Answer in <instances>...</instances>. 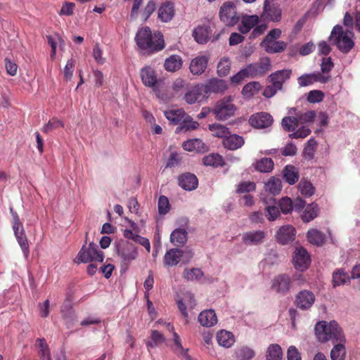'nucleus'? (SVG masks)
<instances>
[{"label": "nucleus", "instance_id": "obj_1", "mask_svg": "<svg viewBox=\"0 0 360 360\" xmlns=\"http://www.w3.org/2000/svg\"><path fill=\"white\" fill-rule=\"evenodd\" d=\"M137 46L149 53L158 52L165 48L163 35L160 32L152 33L148 27L140 28L135 37Z\"/></svg>", "mask_w": 360, "mask_h": 360}, {"label": "nucleus", "instance_id": "obj_2", "mask_svg": "<svg viewBox=\"0 0 360 360\" xmlns=\"http://www.w3.org/2000/svg\"><path fill=\"white\" fill-rule=\"evenodd\" d=\"M314 330L316 337L319 342H325L331 340L334 344L335 342H345L342 330L335 321H319L316 324Z\"/></svg>", "mask_w": 360, "mask_h": 360}, {"label": "nucleus", "instance_id": "obj_3", "mask_svg": "<svg viewBox=\"0 0 360 360\" xmlns=\"http://www.w3.org/2000/svg\"><path fill=\"white\" fill-rule=\"evenodd\" d=\"M353 34L350 31L342 30L340 25H335L330 34V39L333 41L337 47L343 53H348L354 46Z\"/></svg>", "mask_w": 360, "mask_h": 360}, {"label": "nucleus", "instance_id": "obj_4", "mask_svg": "<svg viewBox=\"0 0 360 360\" xmlns=\"http://www.w3.org/2000/svg\"><path fill=\"white\" fill-rule=\"evenodd\" d=\"M103 259V252L98 250L96 244L90 243L88 246H82L74 262L77 264L89 263L91 262H102Z\"/></svg>", "mask_w": 360, "mask_h": 360}, {"label": "nucleus", "instance_id": "obj_5", "mask_svg": "<svg viewBox=\"0 0 360 360\" xmlns=\"http://www.w3.org/2000/svg\"><path fill=\"white\" fill-rule=\"evenodd\" d=\"M10 212L13 219V230L16 240L21 248V250L25 257H27L29 254V244L25 233V230L22 223L20 222L18 214L13 211L12 207L10 208Z\"/></svg>", "mask_w": 360, "mask_h": 360}, {"label": "nucleus", "instance_id": "obj_6", "mask_svg": "<svg viewBox=\"0 0 360 360\" xmlns=\"http://www.w3.org/2000/svg\"><path fill=\"white\" fill-rule=\"evenodd\" d=\"M117 252L122 259V267L127 268L138 256L137 248L131 243L123 242L117 245Z\"/></svg>", "mask_w": 360, "mask_h": 360}, {"label": "nucleus", "instance_id": "obj_7", "mask_svg": "<svg viewBox=\"0 0 360 360\" xmlns=\"http://www.w3.org/2000/svg\"><path fill=\"white\" fill-rule=\"evenodd\" d=\"M236 110L230 98H225L219 101L213 109V112L217 119L219 120H226L233 116Z\"/></svg>", "mask_w": 360, "mask_h": 360}, {"label": "nucleus", "instance_id": "obj_8", "mask_svg": "<svg viewBox=\"0 0 360 360\" xmlns=\"http://www.w3.org/2000/svg\"><path fill=\"white\" fill-rule=\"evenodd\" d=\"M220 20L227 26H234L239 21V16L233 3H224L219 11Z\"/></svg>", "mask_w": 360, "mask_h": 360}, {"label": "nucleus", "instance_id": "obj_9", "mask_svg": "<svg viewBox=\"0 0 360 360\" xmlns=\"http://www.w3.org/2000/svg\"><path fill=\"white\" fill-rule=\"evenodd\" d=\"M271 60L267 57L261 58L259 61L248 65L246 71L250 77H262L271 70Z\"/></svg>", "mask_w": 360, "mask_h": 360}, {"label": "nucleus", "instance_id": "obj_10", "mask_svg": "<svg viewBox=\"0 0 360 360\" xmlns=\"http://www.w3.org/2000/svg\"><path fill=\"white\" fill-rule=\"evenodd\" d=\"M292 282L287 274H279L271 280V290L281 295H287L292 287Z\"/></svg>", "mask_w": 360, "mask_h": 360}, {"label": "nucleus", "instance_id": "obj_11", "mask_svg": "<svg viewBox=\"0 0 360 360\" xmlns=\"http://www.w3.org/2000/svg\"><path fill=\"white\" fill-rule=\"evenodd\" d=\"M292 262L297 270L303 271L309 268L311 264V258L304 248L297 247L294 251Z\"/></svg>", "mask_w": 360, "mask_h": 360}, {"label": "nucleus", "instance_id": "obj_12", "mask_svg": "<svg viewBox=\"0 0 360 360\" xmlns=\"http://www.w3.org/2000/svg\"><path fill=\"white\" fill-rule=\"evenodd\" d=\"M315 300L316 297L313 292L308 290H303L296 295L295 304L300 309L306 311L311 308Z\"/></svg>", "mask_w": 360, "mask_h": 360}, {"label": "nucleus", "instance_id": "obj_13", "mask_svg": "<svg viewBox=\"0 0 360 360\" xmlns=\"http://www.w3.org/2000/svg\"><path fill=\"white\" fill-rule=\"evenodd\" d=\"M296 230L292 225H283L279 227L276 232L277 242L282 245H286L295 240Z\"/></svg>", "mask_w": 360, "mask_h": 360}, {"label": "nucleus", "instance_id": "obj_14", "mask_svg": "<svg viewBox=\"0 0 360 360\" xmlns=\"http://www.w3.org/2000/svg\"><path fill=\"white\" fill-rule=\"evenodd\" d=\"M140 77L143 84L154 91L158 84V76L155 70L150 66H146L141 69Z\"/></svg>", "mask_w": 360, "mask_h": 360}, {"label": "nucleus", "instance_id": "obj_15", "mask_svg": "<svg viewBox=\"0 0 360 360\" xmlns=\"http://www.w3.org/2000/svg\"><path fill=\"white\" fill-rule=\"evenodd\" d=\"M249 122L251 126L258 128H266L270 127L273 122V118L271 115L266 112H258L252 115Z\"/></svg>", "mask_w": 360, "mask_h": 360}, {"label": "nucleus", "instance_id": "obj_16", "mask_svg": "<svg viewBox=\"0 0 360 360\" xmlns=\"http://www.w3.org/2000/svg\"><path fill=\"white\" fill-rule=\"evenodd\" d=\"M204 94H222L228 89V84L225 80L217 78L210 79L205 86H202Z\"/></svg>", "mask_w": 360, "mask_h": 360}, {"label": "nucleus", "instance_id": "obj_17", "mask_svg": "<svg viewBox=\"0 0 360 360\" xmlns=\"http://www.w3.org/2000/svg\"><path fill=\"white\" fill-rule=\"evenodd\" d=\"M266 236V233L264 231L256 230L245 232L242 239L245 244L254 245L262 243Z\"/></svg>", "mask_w": 360, "mask_h": 360}, {"label": "nucleus", "instance_id": "obj_18", "mask_svg": "<svg viewBox=\"0 0 360 360\" xmlns=\"http://www.w3.org/2000/svg\"><path fill=\"white\" fill-rule=\"evenodd\" d=\"M179 185L184 190L193 191L195 190L198 185V180L195 175L191 173H184L178 178Z\"/></svg>", "mask_w": 360, "mask_h": 360}, {"label": "nucleus", "instance_id": "obj_19", "mask_svg": "<svg viewBox=\"0 0 360 360\" xmlns=\"http://www.w3.org/2000/svg\"><path fill=\"white\" fill-rule=\"evenodd\" d=\"M198 321L202 326L210 328L217 324V317L213 309H206L199 314Z\"/></svg>", "mask_w": 360, "mask_h": 360}, {"label": "nucleus", "instance_id": "obj_20", "mask_svg": "<svg viewBox=\"0 0 360 360\" xmlns=\"http://www.w3.org/2000/svg\"><path fill=\"white\" fill-rule=\"evenodd\" d=\"M207 63L208 58L207 56H198L191 61L189 69L193 75H201L205 72Z\"/></svg>", "mask_w": 360, "mask_h": 360}, {"label": "nucleus", "instance_id": "obj_21", "mask_svg": "<svg viewBox=\"0 0 360 360\" xmlns=\"http://www.w3.org/2000/svg\"><path fill=\"white\" fill-rule=\"evenodd\" d=\"M183 65L182 58L177 54H173L167 58L164 62V68L167 72H174L179 70Z\"/></svg>", "mask_w": 360, "mask_h": 360}, {"label": "nucleus", "instance_id": "obj_22", "mask_svg": "<svg viewBox=\"0 0 360 360\" xmlns=\"http://www.w3.org/2000/svg\"><path fill=\"white\" fill-rule=\"evenodd\" d=\"M263 202L265 204V216L267 219L270 221L276 220L280 217V209L276 205L275 199L271 198L269 202H267L266 199H263Z\"/></svg>", "mask_w": 360, "mask_h": 360}, {"label": "nucleus", "instance_id": "obj_23", "mask_svg": "<svg viewBox=\"0 0 360 360\" xmlns=\"http://www.w3.org/2000/svg\"><path fill=\"white\" fill-rule=\"evenodd\" d=\"M259 22V17L257 15H245L241 18V24L238 30L242 34L248 33Z\"/></svg>", "mask_w": 360, "mask_h": 360}, {"label": "nucleus", "instance_id": "obj_24", "mask_svg": "<svg viewBox=\"0 0 360 360\" xmlns=\"http://www.w3.org/2000/svg\"><path fill=\"white\" fill-rule=\"evenodd\" d=\"M244 139L243 136L237 134H229L223 139L224 146L229 150H237L242 147L244 144Z\"/></svg>", "mask_w": 360, "mask_h": 360}, {"label": "nucleus", "instance_id": "obj_25", "mask_svg": "<svg viewBox=\"0 0 360 360\" xmlns=\"http://www.w3.org/2000/svg\"><path fill=\"white\" fill-rule=\"evenodd\" d=\"M174 15V6L170 2L163 3L158 9V18L162 22H169Z\"/></svg>", "mask_w": 360, "mask_h": 360}, {"label": "nucleus", "instance_id": "obj_26", "mask_svg": "<svg viewBox=\"0 0 360 360\" xmlns=\"http://www.w3.org/2000/svg\"><path fill=\"white\" fill-rule=\"evenodd\" d=\"M290 70H282L271 74L269 77L271 83L281 89L283 82L290 78Z\"/></svg>", "mask_w": 360, "mask_h": 360}, {"label": "nucleus", "instance_id": "obj_27", "mask_svg": "<svg viewBox=\"0 0 360 360\" xmlns=\"http://www.w3.org/2000/svg\"><path fill=\"white\" fill-rule=\"evenodd\" d=\"M183 256V251L178 248L168 250L164 257V263L166 266H176Z\"/></svg>", "mask_w": 360, "mask_h": 360}, {"label": "nucleus", "instance_id": "obj_28", "mask_svg": "<svg viewBox=\"0 0 360 360\" xmlns=\"http://www.w3.org/2000/svg\"><path fill=\"white\" fill-rule=\"evenodd\" d=\"M202 94L204 91L202 86H196L186 93L184 98L187 103L193 104L201 101Z\"/></svg>", "mask_w": 360, "mask_h": 360}, {"label": "nucleus", "instance_id": "obj_29", "mask_svg": "<svg viewBox=\"0 0 360 360\" xmlns=\"http://www.w3.org/2000/svg\"><path fill=\"white\" fill-rule=\"evenodd\" d=\"M182 147L184 150L191 152H204L207 148L204 143L199 139H193L184 141Z\"/></svg>", "mask_w": 360, "mask_h": 360}, {"label": "nucleus", "instance_id": "obj_30", "mask_svg": "<svg viewBox=\"0 0 360 360\" xmlns=\"http://www.w3.org/2000/svg\"><path fill=\"white\" fill-rule=\"evenodd\" d=\"M217 340L219 345L227 348L231 347L235 342L233 335L231 332L224 330L217 333Z\"/></svg>", "mask_w": 360, "mask_h": 360}, {"label": "nucleus", "instance_id": "obj_31", "mask_svg": "<svg viewBox=\"0 0 360 360\" xmlns=\"http://www.w3.org/2000/svg\"><path fill=\"white\" fill-rule=\"evenodd\" d=\"M261 46L267 53H274L283 51L286 47V44L283 41L276 40L269 41V43L264 44V41H262Z\"/></svg>", "mask_w": 360, "mask_h": 360}, {"label": "nucleus", "instance_id": "obj_32", "mask_svg": "<svg viewBox=\"0 0 360 360\" xmlns=\"http://www.w3.org/2000/svg\"><path fill=\"white\" fill-rule=\"evenodd\" d=\"M165 342V338L162 333L156 330H151L150 340L146 341V345L148 350L158 347Z\"/></svg>", "mask_w": 360, "mask_h": 360}, {"label": "nucleus", "instance_id": "obj_33", "mask_svg": "<svg viewBox=\"0 0 360 360\" xmlns=\"http://www.w3.org/2000/svg\"><path fill=\"white\" fill-rule=\"evenodd\" d=\"M282 188L281 181L279 179L271 177L264 184V190L266 192L273 195H278Z\"/></svg>", "mask_w": 360, "mask_h": 360}, {"label": "nucleus", "instance_id": "obj_34", "mask_svg": "<svg viewBox=\"0 0 360 360\" xmlns=\"http://www.w3.org/2000/svg\"><path fill=\"white\" fill-rule=\"evenodd\" d=\"M165 117L172 124H180L186 114L183 109L168 110L165 111Z\"/></svg>", "mask_w": 360, "mask_h": 360}, {"label": "nucleus", "instance_id": "obj_35", "mask_svg": "<svg viewBox=\"0 0 360 360\" xmlns=\"http://www.w3.org/2000/svg\"><path fill=\"white\" fill-rule=\"evenodd\" d=\"M308 241L315 245H322L326 240V236L321 231L314 229H310L307 232Z\"/></svg>", "mask_w": 360, "mask_h": 360}, {"label": "nucleus", "instance_id": "obj_36", "mask_svg": "<svg viewBox=\"0 0 360 360\" xmlns=\"http://www.w3.org/2000/svg\"><path fill=\"white\" fill-rule=\"evenodd\" d=\"M210 35V32L206 26H199L193 30V36L199 44H205Z\"/></svg>", "mask_w": 360, "mask_h": 360}, {"label": "nucleus", "instance_id": "obj_37", "mask_svg": "<svg viewBox=\"0 0 360 360\" xmlns=\"http://www.w3.org/2000/svg\"><path fill=\"white\" fill-rule=\"evenodd\" d=\"M199 124L196 121H193L191 117L189 115H186L183 119L179 126L176 128V132L180 133L182 131H188L190 130L195 129L198 127Z\"/></svg>", "mask_w": 360, "mask_h": 360}, {"label": "nucleus", "instance_id": "obj_38", "mask_svg": "<svg viewBox=\"0 0 360 360\" xmlns=\"http://www.w3.org/2000/svg\"><path fill=\"white\" fill-rule=\"evenodd\" d=\"M170 241L175 245H184L187 241V232L184 229H176L170 235Z\"/></svg>", "mask_w": 360, "mask_h": 360}, {"label": "nucleus", "instance_id": "obj_39", "mask_svg": "<svg viewBox=\"0 0 360 360\" xmlns=\"http://www.w3.org/2000/svg\"><path fill=\"white\" fill-rule=\"evenodd\" d=\"M266 360H282L283 352L281 346L278 344L270 345L266 350Z\"/></svg>", "mask_w": 360, "mask_h": 360}, {"label": "nucleus", "instance_id": "obj_40", "mask_svg": "<svg viewBox=\"0 0 360 360\" xmlns=\"http://www.w3.org/2000/svg\"><path fill=\"white\" fill-rule=\"evenodd\" d=\"M283 178L290 185L295 184L299 179L297 169L292 165H287L283 171Z\"/></svg>", "mask_w": 360, "mask_h": 360}, {"label": "nucleus", "instance_id": "obj_41", "mask_svg": "<svg viewBox=\"0 0 360 360\" xmlns=\"http://www.w3.org/2000/svg\"><path fill=\"white\" fill-rule=\"evenodd\" d=\"M335 345L330 352L332 360H345L346 350L344 345L345 342H335Z\"/></svg>", "mask_w": 360, "mask_h": 360}, {"label": "nucleus", "instance_id": "obj_42", "mask_svg": "<svg viewBox=\"0 0 360 360\" xmlns=\"http://www.w3.org/2000/svg\"><path fill=\"white\" fill-rule=\"evenodd\" d=\"M231 64V60L229 58L226 56L222 57L219 60L217 67L218 75L220 77L227 75L230 72Z\"/></svg>", "mask_w": 360, "mask_h": 360}, {"label": "nucleus", "instance_id": "obj_43", "mask_svg": "<svg viewBox=\"0 0 360 360\" xmlns=\"http://www.w3.org/2000/svg\"><path fill=\"white\" fill-rule=\"evenodd\" d=\"M255 167L261 172H269L274 168V162L271 158H264L255 162Z\"/></svg>", "mask_w": 360, "mask_h": 360}, {"label": "nucleus", "instance_id": "obj_44", "mask_svg": "<svg viewBox=\"0 0 360 360\" xmlns=\"http://www.w3.org/2000/svg\"><path fill=\"white\" fill-rule=\"evenodd\" d=\"M261 89V84L258 82H252L244 86L242 94L247 98L255 95Z\"/></svg>", "mask_w": 360, "mask_h": 360}, {"label": "nucleus", "instance_id": "obj_45", "mask_svg": "<svg viewBox=\"0 0 360 360\" xmlns=\"http://www.w3.org/2000/svg\"><path fill=\"white\" fill-rule=\"evenodd\" d=\"M203 163L207 166L219 167L223 165V158L217 153H212L203 158Z\"/></svg>", "mask_w": 360, "mask_h": 360}, {"label": "nucleus", "instance_id": "obj_46", "mask_svg": "<svg viewBox=\"0 0 360 360\" xmlns=\"http://www.w3.org/2000/svg\"><path fill=\"white\" fill-rule=\"evenodd\" d=\"M264 13L266 18L274 22H278L281 18V9L278 6H273L267 8L265 4Z\"/></svg>", "mask_w": 360, "mask_h": 360}, {"label": "nucleus", "instance_id": "obj_47", "mask_svg": "<svg viewBox=\"0 0 360 360\" xmlns=\"http://www.w3.org/2000/svg\"><path fill=\"white\" fill-rule=\"evenodd\" d=\"M349 276L343 270L338 269L333 274V282L334 286H339L349 281Z\"/></svg>", "mask_w": 360, "mask_h": 360}, {"label": "nucleus", "instance_id": "obj_48", "mask_svg": "<svg viewBox=\"0 0 360 360\" xmlns=\"http://www.w3.org/2000/svg\"><path fill=\"white\" fill-rule=\"evenodd\" d=\"M317 213V205L314 203L310 204L305 208L302 219L304 222H309L316 217Z\"/></svg>", "mask_w": 360, "mask_h": 360}, {"label": "nucleus", "instance_id": "obj_49", "mask_svg": "<svg viewBox=\"0 0 360 360\" xmlns=\"http://www.w3.org/2000/svg\"><path fill=\"white\" fill-rule=\"evenodd\" d=\"M316 117V113L313 110L300 112L297 115L299 126L312 123Z\"/></svg>", "mask_w": 360, "mask_h": 360}, {"label": "nucleus", "instance_id": "obj_50", "mask_svg": "<svg viewBox=\"0 0 360 360\" xmlns=\"http://www.w3.org/2000/svg\"><path fill=\"white\" fill-rule=\"evenodd\" d=\"M209 129L214 136L225 139L229 134V129L219 124H213L209 126Z\"/></svg>", "mask_w": 360, "mask_h": 360}, {"label": "nucleus", "instance_id": "obj_51", "mask_svg": "<svg viewBox=\"0 0 360 360\" xmlns=\"http://www.w3.org/2000/svg\"><path fill=\"white\" fill-rule=\"evenodd\" d=\"M183 276L188 281H200L203 276V273L198 268L186 269Z\"/></svg>", "mask_w": 360, "mask_h": 360}, {"label": "nucleus", "instance_id": "obj_52", "mask_svg": "<svg viewBox=\"0 0 360 360\" xmlns=\"http://www.w3.org/2000/svg\"><path fill=\"white\" fill-rule=\"evenodd\" d=\"M282 126L287 131H294L298 127V121L296 117H285L281 122Z\"/></svg>", "mask_w": 360, "mask_h": 360}, {"label": "nucleus", "instance_id": "obj_53", "mask_svg": "<svg viewBox=\"0 0 360 360\" xmlns=\"http://www.w3.org/2000/svg\"><path fill=\"white\" fill-rule=\"evenodd\" d=\"M37 345L39 347V355L41 359L51 360L50 349L44 339L38 338Z\"/></svg>", "mask_w": 360, "mask_h": 360}, {"label": "nucleus", "instance_id": "obj_54", "mask_svg": "<svg viewBox=\"0 0 360 360\" xmlns=\"http://www.w3.org/2000/svg\"><path fill=\"white\" fill-rule=\"evenodd\" d=\"M317 147V142L316 141L311 138L308 140L304 148V155L305 158L311 160L314 157V153L316 151Z\"/></svg>", "mask_w": 360, "mask_h": 360}, {"label": "nucleus", "instance_id": "obj_55", "mask_svg": "<svg viewBox=\"0 0 360 360\" xmlns=\"http://www.w3.org/2000/svg\"><path fill=\"white\" fill-rule=\"evenodd\" d=\"M63 127L64 124L62 120L56 117H53L44 124L41 130L44 133H49L54 129Z\"/></svg>", "mask_w": 360, "mask_h": 360}, {"label": "nucleus", "instance_id": "obj_56", "mask_svg": "<svg viewBox=\"0 0 360 360\" xmlns=\"http://www.w3.org/2000/svg\"><path fill=\"white\" fill-rule=\"evenodd\" d=\"M298 189L301 194L306 197L311 196L314 193V188L309 181H301L298 184Z\"/></svg>", "mask_w": 360, "mask_h": 360}, {"label": "nucleus", "instance_id": "obj_57", "mask_svg": "<svg viewBox=\"0 0 360 360\" xmlns=\"http://www.w3.org/2000/svg\"><path fill=\"white\" fill-rule=\"evenodd\" d=\"M311 133V129L308 125L302 126L298 128L296 131L295 130L292 134L289 135L290 139H303L308 136Z\"/></svg>", "mask_w": 360, "mask_h": 360}, {"label": "nucleus", "instance_id": "obj_58", "mask_svg": "<svg viewBox=\"0 0 360 360\" xmlns=\"http://www.w3.org/2000/svg\"><path fill=\"white\" fill-rule=\"evenodd\" d=\"M75 65V61L73 58H70L67 61L63 70V76L66 81H69L72 79L73 76Z\"/></svg>", "mask_w": 360, "mask_h": 360}, {"label": "nucleus", "instance_id": "obj_59", "mask_svg": "<svg viewBox=\"0 0 360 360\" xmlns=\"http://www.w3.org/2000/svg\"><path fill=\"white\" fill-rule=\"evenodd\" d=\"M169 210V203L167 197L161 195L158 200V212L160 214H165Z\"/></svg>", "mask_w": 360, "mask_h": 360}, {"label": "nucleus", "instance_id": "obj_60", "mask_svg": "<svg viewBox=\"0 0 360 360\" xmlns=\"http://www.w3.org/2000/svg\"><path fill=\"white\" fill-rule=\"evenodd\" d=\"M279 207L283 213L288 214L292 210V202L290 198L286 197L283 198L279 201Z\"/></svg>", "mask_w": 360, "mask_h": 360}, {"label": "nucleus", "instance_id": "obj_61", "mask_svg": "<svg viewBox=\"0 0 360 360\" xmlns=\"http://www.w3.org/2000/svg\"><path fill=\"white\" fill-rule=\"evenodd\" d=\"M324 94L319 90L311 91L307 96V101L309 103H316L323 101Z\"/></svg>", "mask_w": 360, "mask_h": 360}, {"label": "nucleus", "instance_id": "obj_62", "mask_svg": "<svg viewBox=\"0 0 360 360\" xmlns=\"http://www.w3.org/2000/svg\"><path fill=\"white\" fill-rule=\"evenodd\" d=\"M255 189V184L251 181H244L238 184L237 191L238 193H248Z\"/></svg>", "mask_w": 360, "mask_h": 360}, {"label": "nucleus", "instance_id": "obj_63", "mask_svg": "<svg viewBox=\"0 0 360 360\" xmlns=\"http://www.w3.org/2000/svg\"><path fill=\"white\" fill-rule=\"evenodd\" d=\"M4 62L7 73L11 76H15L18 71L17 64L8 58H6Z\"/></svg>", "mask_w": 360, "mask_h": 360}, {"label": "nucleus", "instance_id": "obj_64", "mask_svg": "<svg viewBox=\"0 0 360 360\" xmlns=\"http://www.w3.org/2000/svg\"><path fill=\"white\" fill-rule=\"evenodd\" d=\"M288 360H301V354L295 346L289 347L287 352Z\"/></svg>", "mask_w": 360, "mask_h": 360}]
</instances>
